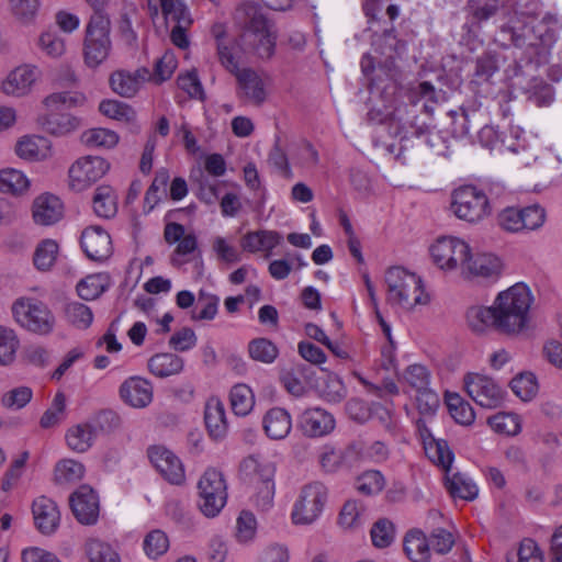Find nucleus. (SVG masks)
Wrapping results in <instances>:
<instances>
[{
	"instance_id": "f257e3e1",
	"label": "nucleus",
	"mask_w": 562,
	"mask_h": 562,
	"mask_svg": "<svg viewBox=\"0 0 562 562\" xmlns=\"http://www.w3.org/2000/svg\"><path fill=\"white\" fill-rule=\"evenodd\" d=\"M535 296L524 282L501 291L491 306H474L467 313L470 327L477 333L492 327L502 335L518 337L531 326Z\"/></svg>"
},
{
	"instance_id": "f03ea898",
	"label": "nucleus",
	"mask_w": 562,
	"mask_h": 562,
	"mask_svg": "<svg viewBox=\"0 0 562 562\" xmlns=\"http://www.w3.org/2000/svg\"><path fill=\"white\" fill-rule=\"evenodd\" d=\"M234 21L241 29L240 50L260 59L273 56L277 33L260 4L252 1L240 3L235 10Z\"/></svg>"
},
{
	"instance_id": "7ed1b4c3",
	"label": "nucleus",
	"mask_w": 562,
	"mask_h": 562,
	"mask_svg": "<svg viewBox=\"0 0 562 562\" xmlns=\"http://www.w3.org/2000/svg\"><path fill=\"white\" fill-rule=\"evenodd\" d=\"M387 302L392 305L412 310L418 304H426L428 295L424 293L422 279L404 268L392 267L385 273Z\"/></svg>"
},
{
	"instance_id": "20e7f679",
	"label": "nucleus",
	"mask_w": 562,
	"mask_h": 562,
	"mask_svg": "<svg viewBox=\"0 0 562 562\" xmlns=\"http://www.w3.org/2000/svg\"><path fill=\"white\" fill-rule=\"evenodd\" d=\"M111 23L103 12L93 13L86 27L83 59L89 68H97L108 59L112 49Z\"/></svg>"
},
{
	"instance_id": "39448f33",
	"label": "nucleus",
	"mask_w": 562,
	"mask_h": 562,
	"mask_svg": "<svg viewBox=\"0 0 562 562\" xmlns=\"http://www.w3.org/2000/svg\"><path fill=\"white\" fill-rule=\"evenodd\" d=\"M239 471L244 481L257 490L259 504L270 507L274 496V463L261 454H250L241 461Z\"/></svg>"
},
{
	"instance_id": "423d86ee",
	"label": "nucleus",
	"mask_w": 562,
	"mask_h": 562,
	"mask_svg": "<svg viewBox=\"0 0 562 562\" xmlns=\"http://www.w3.org/2000/svg\"><path fill=\"white\" fill-rule=\"evenodd\" d=\"M493 209V196L474 186H462L451 194V212L462 221L474 224L484 220Z\"/></svg>"
},
{
	"instance_id": "0eeeda50",
	"label": "nucleus",
	"mask_w": 562,
	"mask_h": 562,
	"mask_svg": "<svg viewBox=\"0 0 562 562\" xmlns=\"http://www.w3.org/2000/svg\"><path fill=\"white\" fill-rule=\"evenodd\" d=\"M15 322L26 330L37 335H48L54 330L55 316L47 304L35 297H19L11 307Z\"/></svg>"
},
{
	"instance_id": "6e6552de",
	"label": "nucleus",
	"mask_w": 562,
	"mask_h": 562,
	"mask_svg": "<svg viewBox=\"0 0 562 562\" xmlns=\"http://www.w3.org/2000/svg\"><path fill=\"white\" fill-rule=\"evenodd\" d=\"M495 222L501 231L509 234L536 231L546 222V210L539 204L506 206L497 213Z\"/></svg>"
},
{
	"instance_id": "1a4fd4ad",
	"label": "nucleus",
	"mask_w": 562,
	"mask_h": 562,
	"mask_svg": "<svg viewBox=\"0 0 562 562\" xmlns=\"http://www.w3.org/2000/svg\"><path fill=\"white\" fill-rule=\"evenodd\" d=\"M223 474L211 468L207 469L198 482V505L201 513L213 518L217 516L226 504L227 492Z\"/></svg>"
},
{
	"instance_id": "9d476101",
	"label": "nucleus",
	"mask_w": 562,
	"mask_h": 562,
	"mask_svg": "<svg viewBox=\"0 0 562 562\" xmlns=\"http://www.w3.org/2000/svg\"><path fill=\"white\" fill-rule=\"evenodd\" d=\"M327 501V488L321 482H313L305 485L294 503L292 521L295 525H311L322 514Z\"/></svg>"
},
{
	"instance_id": "9b49d317",
	"label": "nucleus",
	"mask_w": 562,
	"mask_h": 562,
	"mask_svg": "<svg viewBox=\"0 0 562 562\" xmlns=\"http://www.w3.org/2000/svg\"><path fill=\"white\" fill-rule=\"evenodd\" d=\"M469 254V245L451 236L438 238L430 248L434 262L442 270H453L458 267L462 269Z\"/></svg>"
},
{
	"instance_id": "f8f14e48",
	"label": "nucleus",
	"mask_w": 562,
	"mask_h": 562,
	"mask_svg": "<svg viewBox=\"0 0 562 562\" xmlns=\"http://www.w3.org/2000/svg\"><path fill=\"white\" fill-rule=\"evenodd\" d=\"M464 386L469 396L484 408H496L504 402L505 391L486 375L469 373Z\"/></svg>"
},
{
	"instance_id": "ddd939ff",
	"label": "nucleus",
	"mask_w": 562,
	"mask_h": 562,
	"mask_svg": "<svg viewBox=\"0 0 562 562\" xmlns=\"http://www.w3.org/2000/svg\"><path fill=\"white\" fill-rule=\"evenodd\" d=\"M462 274L465 278L479 282H495L499 279L503 271L501 259L493 254H469L465 259Z\"/></svg>"
},
{
	"instance_id": "4468645a",
	"label": "nucleus",
	"mask_w": 562,
	"mask_h": 562,
	"mask_svg": "<svg viewBox=\"0 0 562 562\" xmlns=\"http://www.w3.org/2000/svg\"><path fill=\"white\" fill-rule=\"evenodd\" d=\"M110 169V164L99 156L78 159L69 168L71 186L82 190L100 180Z\"/></svg>"
},
{
	"instance_id": "2eb2a0df",
	"label": "nucleus",
	"mask_w": 562,
	"mask_h": 562,
	"mask_svg": "<svg viewBox=\"0 0 562 562\" xmlns=\"http://www.w3.org/2000/svg\"><path fill=\"white\" fill-rule=\"evenodd\" d=\"M148 457L154 467L169 483L180 485L184 481V469L180 459L161 446L148 449Z\"/></svg>"
},
{
	"instance_id": "dca6fc26",
	"label": "nucleus",
	"mask_w": 562,
	"mask_h": 562,
	"mask_svg": "<svg viewBox=\"0 0 562 562\" xmlns=\"http://www.w3.org/2000/svg\"><path fill=\"white\" fill-rule=\"evenodd\" d=\"M86 256L93 261L106 260L113 251L110 234L101 226H90L83 229L80 238Z\"/></svg>"
},
{
	"instance_id": "f3484780",
	"label": "nucleus",
	"mask_w": 562,
	"mask_h": 562,
	"mask_svg": "<svg viewBox=\"0 0 562 562\" xmlns=\"http://www.w3.org/2000/svg\"><path fill=\"white\" fill-rule=\"evenodd\" d=\"M74 516L82 525H93L99 517V497L88 485H81L69 498Z\"/></svg>"
},
{
	"instance_id": "a211bd4d",
	"label": "nucleus",
	"mask_w": 562,
	"mask_h": 562,
	"mask_svg": "<svg viewBox=\"0 0 562 562\" xmlns=\"http://www.w3.org/2000/svg\"><path fill=\"white\" fill-rule=\"evenodd\" d=\"M121 400L134 408H145L153 402V384L140 376H131L126 379L119 390Z\"/></svg>"
},
{
	"instance_id": "6ab92c4d",
	"label": "nucleus",
	"mask_w": 562,
	"mask_h": 562,
	"mask_svg": "<svg viewBox=\"0 0 562 562\" xmlns=\"http://www.w3.org/2000/svg\"><path fill=\"white\" fill-rule=\"evenodd\" d=\"M300 426L305 436L318 438L326 436L334 430L335 418L323 408H308L302 413Z\"/></svg>"
},
{
	"instance_id": "aec40b11",
	"label": "nucleus",
	"mask_w": 562,
	"mask_h": 562,
	"mask_svg": "<svg viewBox=\"0 0 562 562\" xmlns=\"http://www.w3.org/2000/svg\"><path fill=\"white\" fill-rule=\"evenodd\" d=\"M32 513L35 526L40 532L49 536L57 530L60 521V514L53 499L46 496L36 498L32 505Z\"/></svg>"
},
{
	"instance_id": "412c9836",
	"label": "nucleus",
	"mask_w": 562,
	"mask_h": 562,
	"mask_svg": "<svg viewBox=\"0 0 562 562\" xmlns=\"http://www.w3.org/2000/svg\"><path fill=\"white\" fill-rule=\"evenodd\" d=\"M149 78L150 72L145 67L138 68L133 72L117 70L110 76V86L116 94L123 98H132Z\"/></svg>"
},
{
	"instance_id": "4be33fe9",
	"label": "nucleus",
	"mask_w": 562,
	"mask_h": 562,
	"mask_svg": "<svg viewBox=\"0 0 562 562\" xmlns=\"http://www.w3.org/2000/svg\"><path fill=\"white\" fill-rule=\"evenodd\" d=\"M32 213L36 224L49 226L63 217L64 205L56 195L45 193L34 200Z\"/></svg>"
},
{
	"instance_id": "5701e85b",
	"label": "nucleus",
	"mask_w": 562,
	"mask_h": 562,
	"mask_svg": "<svg viewBox=\"0 0 562 562\" xmlns=\"http://www.w3.org/2000/svg\"><path fill=\"white\" fill-rule=\"evenodd\" d=\"M238 82L241 95L255 104H261L267 97L261 76L251 68L238 69L233 74Z\"/></svg>"
},
{
	"instance_id": "b1692460",
	"label": "nucleus",
	"mask_w": 562,
	"mask_h": 562,
	"mask_svg": "<svg viewBox=\"0 0 562 562\" xmlns=\"http://www.w3.org/2000/svg\"><path fill=\"white\" fill-rule=\"evenodd\" d=\"M36 80V68L27 65L16 67L2 82V90L8 95L22 97L31 91Z\"/></svg>"
},
{
	"instance_id": "393cba45",
	"label": "nucleus",
	"mask_w": 562,
	"mask_h": 562,
	"mask_svg": "<svg viewBox=\"0 0 562 562\" xmlns=\"http://www.w3.org/2000/svg\"><path fill=\"white\" fill-rule=\"evenodd\" d=\"M262 427L270 439L281 440L290 434L292 419L284 408L273 407L265 414Z\"/></svg>"
},
{
	"instance_id": "a878e982",
	"label": "nucleus",
	"mask_w": 562,
	"mask_h": 562,
	"mask_svg": "<svg viewBox=\"0 0 562 562\" xmlns=\"http://www.w3.org/2000/svg\"><path fill=\"white\" fill-rule=\"evenodd\" d=\"M204 422L210 436L220 440L227 434V422L225 415V407L218 398H211L207 401L204 411Z\"/></svg>"
},
{
	"instance_id": "bb28decb",
	"label": "nucleus",
	"mask_w": 562,
	"mask_h": 562,
	"mask_svg": "<svg viewBox=\"0 0 562 562\" xmlns=\"http://www.w3.org/2000/svg\"><path fill=\"white\" fill-rule=\"evenodd\" d=\"M445 486L453 498L474 501L477 497L479 488L473 480L465 474L456 472L445 475Z\"/></svg>"
},
{
	"instance_id": "cd10ccee",
	"label": "nucleus",
	"mask_w": 562,
	"mask_h": 562,
	"mask_svg": "<svg viewBox=\"0 0 562 562\" xmlns=\"http://www.w3.org/2000/svg\"><path fill=\"white\" fill-rule=\"evenodd\" d=\"M183 359L170 352L156 353L148 360L149 371L158 378L179 374L183 370Z\"/></svg>"
},
{
	"instance_id": "c85d7f7f",
	"label": "nucleus",
	"mask_w": 562,
	"mask_h": 562,
	"mask_svg": "<svg viewBox=\"0 0 562 562\" xmlns=\"http://www.w3.org/2000/svg\"><path fill=\"white\" fill-rule=\"evenodd\" d=\"M404 551L412 562H428L430 558L429 540L422 530L414 529L404 538Z\"/></svg>"
},
{
	"instance_id": "c756f323",
	"label": "nucleus",
	"mask_w": 562,
	"mask_h": 562,
	"mask_svg": "<svg viewBox=\"0 0 562 562\" xmlns=\"http://www.w3.org/2000/svg\"><path fill=\"white\" fill-rule=\"evenodd\" d=\"M81 125L79 117L70 113L50 112L43 119V126L46 132L56 136L67 135Z\"/></svg>"
},
{
	"instance_id": "7c9ffc66",
	"label": "nucleus",
	"mask_w": 562,
	"mask_h": 562,
	"mask_svg": "<svg viewBox=\"0 0 562 562\" xmlns=\"http://www.w3.org/2000/svg\"><path fill=\"white\" fill-rule=\"evenodd\" d=\"M87 103L85 93L77 90L54 92L44 99V104L50 112L81 108Z\"/></svg>"
},
{
	"instance_id": "2f4dec72",
	"label": "nucleus",
	"mask_w": 562,
	"mask_h": 562,
	"mask_svg": "<svg viewBox=\"0 0 562 562\" xmlns=\"http://www.w3.org/2000/svg\"><path fill=\"white\" fill-rule=\"evenodd\" d=\"M94 438L95 428L89 423L72 426L66 432L68 447L79 453L88 451L92 447Z\"/></svg>"
},
{
	"instance_id": "473e14b6",
	"label": "nucleus",
	"mask_w": 562,
	"mask_h": 562,
	"mask_svg": "<svg viewBox=\"0 0 562 562\" xmlns=\"http://www.w3.org/2000/svg\"><path fill=\"white\" fill-rule=\"evenodd\" d=\"M92 203L93 211L99 217L111 218L117 212L116 195L109 186H100L95 189Z\"/></svg>"
},
{
	"instance_id": "72a5a7b5",
	"label": "nucleus",
	"mask_w": 562,
	"mask_h": 562,
	"mask_svg": "<svg viewBox=\"0 0 562 562\" xmlns=\"http://www.w3.org/2000/svg\"><path fill=\"white\" fill-rule=\"evenodd\" d=\"M353 453L351 447L335 448L325 446L319 454V463L324 471L334 473L346 465Z\"/></svg>"
},
{
	"instance_id": "f704fd0d",
	"label": "nucleus",
	"mask_w": 562,
	"mask_h": 562,
	"mask_svg": "<svg viewBox=\"0 0 562 562\" xmlns=\"http://www.w3.org/2000/svg\"><path fill=\"white\" fill-rule=\"evenodd\" d=\"M170 176L167 169L161 168L157 170L155 178L147 189L145 194V212L149 213L154 207L161 201L162 198L167 196V186Z\"/></svg>"
},
{
	"instance_id": "c9c22d12",
	"label": "nucleus",
	"mask_w": 562,
	"mask_h": 562,
	"mask_svg": "<svg viewBox=\"0 0 562 562\" xmlns=\"http://www.w3.org/2000/svg\"><path fill=\"white\" fill-rule=\"evenodd\" d=\"M524 90L527 99L537 106H548L554 100L553 88L542 78H531Z\"/></svg>"
},
{
	"instance_id": "e433bc0d",
	"label": "nucleus",
	"mask_w": 562,
	"mask_h": 562,
	"mask_svg": "<svg viewBox=\"0 0 562 562\" xmlns=\"http://www.w3.org/2000/svg\"><path fill=\"white\" fill-rule=\"evenodd\" d=\"M231 406L235 415H248L254 405L255 396L251 389L246 384H236L229 393Z\"/></svg>"
},
{
	"instance_id": "4c0bfd02",
	"label": "nucleus",
	"mask_w": 562,
	"mask_h": 562,
	"mask_svg": "<svg viewBox=\"0 0 562 562\" xmlns=\"http://www.w3.org/2000/svg\"><path fill=\"white\" fill-rule=\"evenodd\" d=\"M367 508L362 502L350 499L347 501L338 517V522L342 528H357L366 521Z\"/></svg>"
},
{
	"instance_id": "58836bf2",
	"label": "nucleus",
	"mask_w": 562,
	"mask_h": 562,
	"mask_svg": "<svg viewBox=\"0 0 562 562\" xmlns=\"http://www.w3.org/2000/svg\"><path fill=\"white\" fill-rule=\"evenodd\" d=\"M446 404L451 417L460 425H471L475 419V413L470 403L465 402L457 393L446 395Z\"/></svg>"
},
{
	"instance_id": "ea45409f",
	"label": "nucleus",
	"mask_w": 562,
	"mask_h": 562,
	"mask_svg": "<svg viewBox=\"0 0 562 562\" xmlns=\"http://www.w3.org/2000/svg\"><path fill=\"white\" fill-rule=\"evenodd\" d=\"M425 451L428 458L437 465L441 467L445 475L450 473L454 459L452 450L445 440H432L426 443Z\"/></svg>"
},
{
	"instance_id": "a19ab883",
	"label": "nucleus",
	"mask_w": 562,
	"mask_h": 562,
	"mask_svg": "<svg viewBox=\"0 0 562 562\" xmlns=\"http://www.w3.org/2000/svg\"><path fill=\"white\" fill-rule=\"evenodd\" d=\"M59 246L54 239L42 240L34 251L33 262L37 270L48 271L54 266Z\"/></svg>"
},
{
	"instance_id": "79ce46f5",
	"label": "nucleus",
	"mask_w": 562,
	"mask_h": 562,
	"mask_svg": "<svg viewBox=\"0 0 562 562\" xmlns=\"http://www.w3.org/2000/svg\"><path fill=\"white\" fill-rule=\"evenodd\" d=\"M29 186L30 181L22 171L13 168L3 169L0 171L1 192L19 195L26 191Z\"/></svg>"
},
{
	"instance_id": "37998d69",
	"label": "nucleus",
	"mask_w": 562,
	"mask_h": 562,
	"mask_svg": "<svg viewBox=\"0 0 562 562\" xmlns=\"http://www.w3.org/2000/svg\"><path fill=\"white\" fill-rule=\"evenodd\" d=\"M487 424L495 432L506 436H516L521 430L520 417L514 413H497L487 418Z\"/></svg>"
},
{
	"instance_id": "c03bdc74",
	"label": "nucleus",
	"mask_w": 562,
	"mask_h": 562,
	"mask_svg": "<svg viewBox=\"0 0 562 562\" xmlns=\"http://www.w3.org/2000/svg\"><path fill=\"white\" fill-rule=\"evenodd\" d=\"M64 314L69 324L80 329L88 328L93 321V313L90 307L77 301L66 303Z\"/></svg>"
},
{
	"instance_id": "a18cd8bd",
	"label": "nucleus",
	"mask_w": 562,
	"mask_h": 562,
	"mask_svg": "<svg viewBox=\"0 0 562 562\" xmlns=\"http://www.w3.org/2000/svg\"><path fill=\"white\" fill-rule=\"evenodd\" d=\"M510 389L521 401H531L538 393L537 378L531 372H522L510 381Z\"/></svg>"
},
{
	"instance_id": "49530a36",
	"label": "nucleus",
	"mask_w": 562,
	"mask_h": 562,
	"mask_svg": "<svg viewBox=\"0 0 562 562\" xmlns=\"http://www.w3.org/2000/svg\"><path fill=\"white\" fill-rule=\"evenodd\" d=\"M248 353L255 361L272 363L279 356V349L268 338L260 337L249 341Z\"/></svg>"
},
{
	"instance_id": "de8ad7c7",
	"label": "nucleus",
	"mask_w": 562,
	"mask_h": 562,
	"mask_svg": "<svg viewBox=\"0 0 562 562\" xmlns=\"http://www.w3.org/2000/svg\"><path fill=\"white\" fill-rule=\"evenodd\" d=\"M218 303L217 295L200 291L191 318L193 321H212L217 314Z\"/></svg>"
},
{
	"instance_id": "09e8293b",
	"label": "nucleus",
	"mask_w": 562,
	"mask_h": 562,
	"mask_svg": "<svg viewBox=\"0 0 562 562\" xmlns=\"http://www.w3.org/2000/svg\"><path fill=\"white\" fill-rule=\"evenodd\" d=\"M86 553L90 562H120V555L113 548L101 541L100 539L91 538L86 542Z\"/></svg>"
},
{
	"instance_id": "8fccbe9b",
	"label": "nucleus",
	"mask_w": 562,
	"mask_h": 562,
	"mask_svg": "<svg viewBox=\"0 0 562 562\" xmlns=\"http://www.w3.org/2000/svg\"><path fill=\"white\" fill-rule=\"evenodd\" d=\"M20 340L12 328L0 325V366H9L15 359Z\"/></svg>"
},
{
	"instance_id": "3c124183",
	"label": "nucleus",
	"mask_w": 562,
	"mask_h": 562,
	"mask_svg": "<svg viewBox=\"0 0 562 562\" xmlns=\"http://www.w3.org/2000/svg\"><path fill=\"white\" fill-rule=\"evenodd\" d=\"M237 49H240V40L237 41L234 37L226 42H220L216 45L218 60L231 74L240 69L238 65Z\"/></svg>"
},
{
	"instance_id": "603ef678",
	"label": "nucleus",
	"mask_w": 562,
	"mask_h": 562,
	"mask_svg": "<svg viewBox=\"0 0 562 562\" xmlns=\"http://www.w3.org/2000/svg\"><path fill=\"white\" fill-rule=\"evenodd\" d=\"M66 416V395L57 392L52 401L50 406L41 417L40 425L42 428H52L58 425Z\"/></svg>"
},
{
	"instance_id": "864d4df0",
	"label": "nucleus",
	"mask_w": 562,
	"mask_h": 562,
	"mask_svg": "<svg viewBox=\"0 0 562 562\" xmlns=\"http://www.w3.org/2000/svg\"><path fill=\"white\" fill-rule=\"evenodd\" d=\"M143 548L149 559L164 555L169 549V539L165 531L154 529L149 531L143 542Z\"/></svg>"
},
{
	"instance_id": "5fc2aeb1",
	"label": "nucleus",
	"mask_w": 562,
	"mask_h": 562,
	"mask_svg": "<svg viewBox=\"0 0 562 562\" xmlns=\"http://www.w3.org/2000/svg\"><path fill=\"white\" fill-rule=\"evenodd\" d=\"M505 0H469L467 8L476 22L494 16L504 7Z\"/></svg>"
},
{
	"instance_id": "6e6d98bb",
	"label": "nucleus",
	"mask_w": 562,
	"mask_h": 562,
	"mask_svg": "<svg viewBox=\"0 0 562 562\" xmlns=\"http://www.w3.org/2000/svg\"><path fill=\"white\" fill-rule=\"evenodd\" d=\"M384 485V476L376 470L363 472L356 482L357 491L366 496L379 494L383 490Z\"/></svg>"
},
{
	"instance_id": "4d7b16f0",
	"label": "nucleus",
	"mask_w": 562,
	"mask_h": 562,
	"mask_svg": "<svg viewBox=\"0 0 562 562\" xmlns=\"http://www.w3.org/2000/svg\"><path fill=\"white\" fill-rule=\"evenodd\" d=\"M81 139L87 146L113 148L119 142V136L111 130L91 128L82 134Z\"/></svg>"
},
{
	"instance_id": "13d9d810",
	"label": "nucleus",
	"mask_w": 562,
	"mask_h": 562,
	"mask_svg": "<svg viewBox=\"0 0 562 562\" xmlns=\"http://www.w3.org/2000/svg\"><path fill=\"white\" fill-rule=\"evenodd\" d=\"M257 532V520L252 513L243 510L236 520L235 538L239 543L251 542Z\"/></svg>"
},
{
	"instance_id": "bf43d9fd",
	"label": "nucleus",
	"mask_w": 562,
	"mask_h": 562,
	"mask_svg": "<svg viewBox=\"0 0 562 562\" xmlns=\"http://www.w3.org/2000/svg\"><path fill=\"white\" fill-rule=\"evenodd\" d=\"M372 543L376 548L389 547L395 537V528L391 520L386 518H380L371 528L370 531Z\"/></svg>"
},
{
	"instance_id": "052dcab7",
	"label": "nucleus",
	"mask_w": 562,
	"mask_h": 562,
	"mask_svg": "<svg viewBox=\"0 0 562 562\" xmlns=\"http://www.w3.org/2000/svg\"><path fill=\"white\" fill-rule=\"evenodd\" d=\"M37 45L45 55L52 58L63 56L66 50L64 38L54 31L43 32L38 37Z\"/></svg>"
},
{
	"instance_id": "680f3d73",
	"label": "nucleus",
	"mask_w": 562,
	"mask_h": 562,
	"mask_svg": "<svg viewBox=\"0 0 562 562\" xmlns=\"http://www.w3.org/2000/svg\"><path fill=\"white\" fill-rule=\"evenodd\" d=\"M404 380L416 392L426 390L430 386L431 373L422 364H411L404 372Z\"/></svg>"
},
{
	"instance_id": "e2e57ef3",
	"label": "nucleus",
	"mask_w": 562,
	"mask_h": 562,
	"mask_svg": "<svg viewBox=\"0 0 562 562\" xmlns=\"http://www.w3.org/2000/svg\"><path fill=\"white\" fill-rule=\"evenodd\" d=\"M85 474L82 463L67 459L58 462L55 468L56 481L58 483H69L79 481Z\"/></svg>"
},
{
	"instance_id": "0e129e2a",
	"label": "nucleus",
	"mask_w": 562,
	"mask_h": 562,
	"mask_svg": "<svg viewBox=\"0 0 562 562\" xmlns=\"http://www.w3.org/2000/svg\"><path fill=\"white\" fill-rule=\"evenodd\" d=\"M411 135L422 139V142L428 145L430 148L440 150L442 139L437 131L430 128L426 123H418L417 117H414L412 122H409V131H407Z\"/></svg>"
},
{
	"instance_id": "69168bd1",
	"label": "nucleus",
	"mask_w": 562,
	"mask_h": 562,
	"mask_svg": "<svg viewBox=\"0 0 562 562\" xmlns=\"http://www.w3.org/2000/svg\"><path fill=\"white\" fill-rule=\"evenodd\" d=\"M76 289L78 295L86 301L95 300L105 291L101 274L86 277L79 281Z\"/></svg>"
},
{
	"instance_id": "338daca9",
	"label": "nucleus",
	"mask_w": 562,
	"mask_h": 562,
	"mask_svg": "<svg viewBox=\"0 0 562 562\" xmlns=\"http://www.w3.org/2000/svg\"><path fill=\"white\" fill-rule=\"evenodd\" d=\"M12 14L23 24H30L34 21L38 8V0H9Z\"/></svg>"
},
{
	"instance_id": "774afa93",
	"label": "nucleus",
	"mask_w": 562,
	"mask_h": 562,
	"mask_svg": "<svg viewBox=\"0 0 562 562\" xmlns=\"http://www.w3.org/2000/svg\"><path fill=\"white\" fill-rule=\"evenodd\" d=\"M159 2L167 22L191 23L188 9L181 0H159Z\"/></svg>"
}]
</instances>
